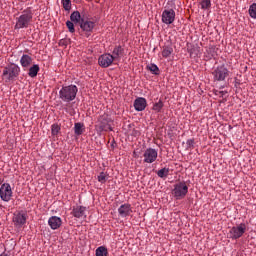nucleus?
Returning <instances> with one entry per match:
<instances>
[{
  "label": "nucleus",
  "instance_id": "obj_1",
  "mask_svg": "<svg viewBox=\"0 0 256 256\" xmlns=\"http://www.w3.org/2000/svg\"><path fill=\"white\" fill-rule=\"evenodd\" d=\"M19 73H21V68H19V66L16 64H10L4 68L2 79L5 81V83H9L10 81L16 79V77H19Z\"/></svg>",
  "mask_w": 256,
  "mask_h": 256
},
{
  "label": "nucleus",
  "instance_id": "obj_2",
  "mask_svg": "<svg viewBox=\"0 0 256 256\" xmlns=\"http://www.w3.org/2000/svg\"><path fill=\"white\" fill-rule=\"evenodd\" d=\"M77 91L78 89L75 85L64 86L59 91V97L62 101H73L77 97Z\"/></svg>",
  "mask_w": 256,
  "mask_h": 256
},
{
  "label": "nucleus",
  "instance_id": "obj_3",
  "mask_svg": "<svg viewBox=\"0 0 256 256\" xmlns=\"http://www.w3.org/2000/svg\"><path fill=\"white\" fill-rule=\"evenodd\" d=\"M31 21H33V12L31 10H25L16 18L15 29H27Z\"/></svg>",
  "mask_w": 256,
  "mask_h": 256
},
{
  "label": "nucleus",
  "instance_id": "obj_4",
  "mask_svg": "<svg viewBox=\"0 0 256 256\" xmlns=\"http://www.w3.org/2000/svg\"><path fill=\"white\" fill-rule=\"evenodd\" d=\"M109 123H111V118L107 114H104L98 119V124L95 126V130L99 135H101L103 131H112L111 124Z\"/></svg>",
  "mask_w": 256,
  "mask_h": 256
},
{
  "label": "nucleus",
  "instance_id": "obj_5",
  "mask_svg": "<svg viewBox=\"0 0 256 256\" xmlns=\"http://www.w3.org/2000/svg\"><path fill=\"white\" fill-rule=\"evenodd\" d=\"M247 232V224L240 223L239 225L233 226L230 231L229 235L231 239H241L243 235Z\"/></svg>",
  "mask_w": 256,
  "mask_h": 256
},
{
  "label": "nucleus",
  "instance_id": "obj_6",
  "mask_svg": "<svg viewBox=\"0 0 256 256\" xmlns=\"http://www.w3.org/2000/svg\"><path fill=\"white\" fill-rule=\"evenodd\" d=\"M187 193H189V187L187 186V183L179 182L174 185L173 195L176 197V199H183Z\"/></svg>",
  "mask_w": 256,
  "mask_h": 256
},
{
  "label": "nucleus",
  "instance_id": "obj_7",
  "mask_svg": "<svg viewBox=\"0 0 256 256\" xmlns=\"http://www.w3.org/2000/svg\"><path fill=\"white\" fill-rule=\"evenodd\" d=\"M214 81H225L229 77V69L225 65L218 66L214 72Z\"/></svg>",
  "mask_w": 256,
  "mask_h": 256
},
{
  "label": "nucleus",
  "instance_id": "obj_8",
  "mask_svg": "<svg viewBox=\"0 0 256 256\" xmlns=\"http://www.w3.org/2000/svg\"><path fill=\"white\" fill-rule=\"evenodd\" d=\"M0 197L2 201H11V197H13V190L11 189V185L9 183H4L1 185Z\"/></svg>",
  "mask_w": 256,
  "mask_h": 256
},
{
  "label": "nucleus",
  "instance_id": "obj_9",
  "mask_svg": "<svg viewBox=\"0 0 256 256\" xmlns=\"http://www.w3.org/2000/svg\"><path fill=\"white\" fill-rule=\"evenodd\" d=\"M162 23L165 25H171L175 22V10L173 9H165L162 12Z\"/></svg>",
  "mask_w": 256,
  "mask_h": 256
},
{
  "label": "nucleus",
  "instance_id": "obj_10",
  "mask_svg": "<svg viewBox=\"0 0 256 256\" xmlns=\"http://www.w3.org/2000/svg\"><path fill=\"white\" fill-rule=\"evenodd\" d=\"M113 61H115V57H113V55L103 54L98 59V65L104 68L111 67V65H113Z\"/></svg>",
  "mask_w": 256,
  "mask_h": 256
},
{
  "label": "nucleus",
  "instance_id": "obj_11",
  "mask_svg": "<svg viewBox=\"0 0 256 256\" xmlns=\"http://www.w3.org/2000/svg\"><path fill=\"white\" fill-rule=\"evenodd\" d=\"M157 150L153 148H148L145 150L143 157H144V163H155L157 161Z\"/></svg>",
  "mask_w": 256,
  "mask_h": 256
},
{
  "label": "nucleus",
  "instance_id": "obj_12",
  "mask_svg": "<svg viewBox=\"0 0 256 256\" xmlns=\"http://www.w3.org/2000/svg\"><path fill=\"white\" fill-rule=\"evenodd\" d=\"M13 223L16 227H21L27 223V214L25 212H17L13 216Z\"/></svg>",
  "mask_w": 256,
  "mask_h": 256
},
{
  "label": "nucleus",
  "instance_id": "obj_13",
  "mask_svg": "<svg viewBox=\"0 0 256 256\" xmlns=\"http://www.w3.org/2000/svg\"><path fill=\"white\" fill-rule=\"evenodd\" d=\"M48 225L53 231L59 229L63 225V220L58 216H52L48 220Z\"/></svg>",
  "mask_w": 256,
  "mask_h": 256
},
{
  "label": "nucleus",
  "instance_id": "obj_14",
  "mask_svg": "<svg viewBox=\"0 0 256 256\" xmlns=\"http://www.w3.org/2000/svg\"><path fill=\"white\" fill-rule=\"evenodd\" d=\"M80 28L84 33H91L95 29V22L91 20H82L80 23Z\"/></svg>",
  "mask_w": 256,
  "mask_h": 256
},
{
  "label": "nucleus",
  "instance_id": "obj_15",
  "mask_svg": "<svg viewBox=\"0 0 256 256\" xmlns=\"http://www.w3.org/2000/svg\"><path fill=\"white\" fill-rule=\"evenodd\" d=\"M118 213L120 217H129L131 213H133V209L131 208V204H123L118 208Z\"/></svg>",
  "mask_w": 256,
  "mask_h": 256
},
{
  "label": "nucleus",
  "instance_id": "obj_16",
  "mask_svg": "<svg viewBox=\"0 0 256 256\" xmlns=\"http://www.w3.org/2000/svg\"><path fill=\"white\" fill-rule=\"evenodd\" d=\"M147 107V100L145 98H137L134 101V108L136 111H145Z\"/></svg>",
  "mask_w": 256,
  "mask_h": 256
},
{
  "label": "nucleus",
  "instance_id": "obj_17",
  "mask_svg": "<svg viewBox=\"0 0 256 256\" xmlns=\"http://www.w3.org/2000/svg\"><path fill=\"white\" fill-rule=\"evenodd\" d=\"M85 211H87V208L83 206H76L72 210L73 217H76L77 219H81L82 217H85Z\"/></svg>",
  "mask_w": 256,
  "mask_h": 256
},
{
  "label": "nucleus",
  "instance_id": "obj_18",
  "mask_svg": "<svg viewBox=\"0 0 256 256\" xmlns=\"http://www.w3.org/2000/svg\"><path fill=\"white\" fill-rule=\"evenodd\" d=\"M33 63V58L31 56L24 54L20 59V65L24 68L29 67Z\"/></svg>",
  "mask_w": 256,
  "mask_h": 256
},
{
  "label": "nucleus",
  "instance_id": "obj_19",
  "mask_svg": "<svg viewBox=\"0 0 256 256\" xmlns=\"http://www.w3.org/2000/svg\"><path fill=\"white\" fill-rule=\"evenodd\" d=\"M74 133L75 135H83L85 133V124L77 122L74 124Z\"/></svg>",
  "mask_w": 256,
  "mask_h": 256
},
{
  "label": "nucleus",
  "instance_id": "obj_20",
  "mask_svg": "<svg viewBox=\"0 0 256 256\" xmlns=\"http://www.w3.org/2000/svg\"><path fill=\"white\" fill-rule=\"evenodd\" d=\"M173 55V47L171 46H164L162 47L161 56L163 59H167L168 57H171Z\"/></svg>",
  "mask_w": 256,
  "mask_h": 256
},
{
  "label": "nucleus",
  "instance_id": "obj_21",
  "mask_svg": "<svg viewBox=\"0 0 256 256\" xmlns=\"http://www.w3.org/2000/svg\"><path fill=\"white\" fill-rule=\"evenodd\" d=\"M70 20L72 21V23H80L81 22V13H79V11H74L71 15H70Z\"/></svg>",
  "mask_w": 256,
  "mask_h": 256
},
{
  "label": "nucleus",
  "instance_id": "obj_22",
  "mask_svg": "<svg viewBox=\"0 0 256 256\" xmlns=\"http://www.w3.org/2000/svg\"><path fill=\"white\" fill-rule=\"evenodd\" d=\"M109 255V251L107 250V247L100 246L96 249V256H107Z\"/></svg>",
  "mask_w": 256,
  "mask_h": 256
},
{
  "label": "nucleus",
  "instance_id": "obj_23",
  "mask_svg": "<svg viewBox=\"0 0 256 256\" xmlns=\"http://www.w3.org/2000/svg\"><path fill=\"white\" fill-rule=\"evenodd\" d=\"M37 73H39V65L35 64L30 67L28 75L29 77H37Z\"/></svg>",
  "mask_w": 256,
  "mask_h": 256
},
{
  "label": "nucleus",
  "instance_id": "obj_24",
  "mask_svg": "<svg viewBox=\"0 0 256 256\" xmlns=\"http://www.w3.org/2000/svg\"><path fill=\"white\" fill-rule=\"evenodd\" d=\"M122 49H121V46H118L116 48H114L113 50V57H114V61H117L119 59V57H121V53H122Z\"/></svg>",
  "mask_w": 256,
  "mask_h": 256
},
{
  "label": "nucleus",
  "instance_id": "obj_25",
  "mask_svg": "<svg viewBox=\"0 0 256 256\" xmlns=\"http://www.w3.org/2000/svg\"><path fill=\"white\" fill-rule=\"evenodd\" d=\"M201 9H209L211 7V0H199Z\"/></svg>",
  "mask_w": 256,
  "mask_h": 256
},
{
  "label": "nucleus",
  "instance_id": "obj_26",
  "mask_svg": "<svg viewBox=\"0 0 256 256\" xmlns=\"http://www.w3.org/2000/svg\"><path fill=\"white\" fill-rule=\"evenodd\" d=\"M249 15L252 19H256V3H253L249 7Z\"/></svg>",
  "mask_w": 256,
  "mask_h": 256
},
{
  "label": "nucleus",
  "instance_id": "obj_27",
  "mask_svg": "<svg viewBox=\"0 0 256 256\" xmlns=\"http://www.w3.org/2000/svg\"><path fill=\"white\" fill-rule=\"evenodd\" d=\"M147 69L151 71V73H153L154 75H159V67H157V65L150 64L147 66Z\"/></svg>",
  "mask_w": 256,
  "mask_h": 256
},
{
  "label": "nucleus",
  "instance_id": "obj_28",
  "mask_svg": "<svg viewBox=\"0 0 256 256\" xmlns=\"http://www.w3.org/2000/svg\"><path fill=\"white\" fill-rule=\"evenodd\" d=\"M61 3L65 11H71V0H61Z\"/></svg>",
  "mask_w": 256,
  "mask_h": 256
},
{
  "label": "nucleus",
  "instance_id": "obj_29",
  "mask_svg": "<svg viewBox=\"0 0 256 256\" xmlns=\"http://www.w3.org/2000/svg\"><path fill=\"white\" fill-rule=\"evenodd\" d=\"M153 111H156L157 113H159V111H161L163 109V101H159V102H156L154 105H153Z\"/></svg>",
  "mask_w": 256,
  "mask_h": 256
},
{
  "label": "nucleus",
  "instance_id": "obj_30",
  "mask_svg": "<svg viewBox=\"0 0 256 256\" xmlns=\"http://www.w3.org/2000/svg\"><path fill=\"white\" fill-rule=\"evenodd\" d=\"M52 135H59V131H61V127H59V124H53L51 126Z\"/></svg>",
  "mask_w": 256,
  "mask_h": 256
},
{
  "label": "nucleus",
  "instance_id": "obj_31",
  "mask_svg": "<svg viewBox=\"0 0 256 256\" xmlns=\"http://www.w3.org/2000/svg\"><path fill=\"white\" fill-rule=\"evenodd\" d=\"M157 175H158V177H161V178L167 177V175H169V169L163 168L158 171Z\"/></svg>",
  "mask_w": 256,
  "mask_h": 256
},
{
  "label": "nucleus",
  "instance_id": "obj_32",
  "mask_svg": "<svg viewBox=\"0 0 256 256\" xmlns=\"http://www.w3.org/2000/svg\"><path fill=\"white\" fill-rule=\"evenodd\" d=\"M98 181H99V183H106L107 182V174H105V172H101L98 175Z\"/></svg>",
  "mask_w": 256,
  "mask_h": 256
},
{
  "label": "nucleus",
  "instance_id": "obj_33",
  "mask_svg": "<svg viewBox=\"0 0 256 256\" xmlns=\"http://www.w3.org/2000/svg\"><path fill=\"white\" fill-rule=\"evenodd\" d=\"M73 21H67L66 22V27H68V30L70 33H75V24H73Z\"/></svg>",
  "mask_w": 256,
  "mask_h": 256
},
{
  "label": "nucleus",
  "instance_id": "obj_34",
  "mask_svg": "<svg viewBox=\"0 0 256 256\" xmlns=\"http://www.w3.org/2000/svg\"><path fill=\"white\" fill-rule=\"evenodd\" d=\"M194 141L193 140H188L187 141V145H189V147H191V145H193Z\"/></svg>",
  "mask_w": 256,
  "mask_h": 256
},
{
  "label": "nucleus",
  "instance_id": "obj_35",
  "mask_svg": "<svg viewBox=\"0 0 256 256\" xmlns=\"http://www.w3.org/2000/svg\"><path fill=\"white\" fill-rule=\"evenodd\" d=\"M0 256H9V255H7V254H5V253H2Z\"/></svg>",
  "mask_w": 256,
  "mask_h": 256
}]
</instances>
